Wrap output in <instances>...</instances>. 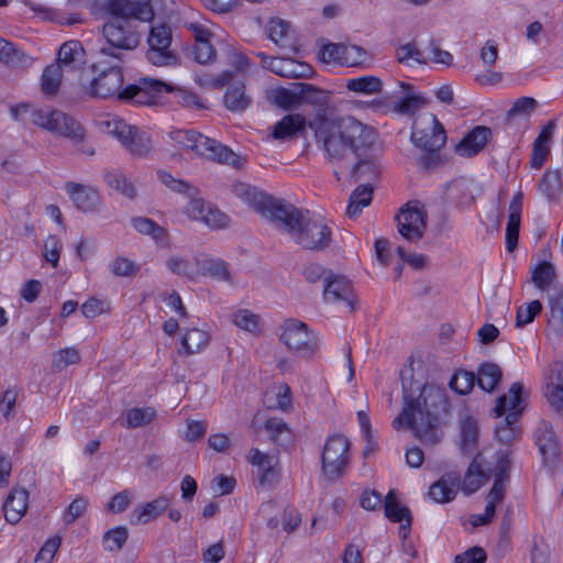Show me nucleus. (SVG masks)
<instances>
[{"label":"nucleus","mask_w":563,"mask_h":563,"mask_svg":"<svg viewBox=\"0 0 563 563\" xmlns=\"http://www.w3.org/2000/svg\"><path fill=\"white\" fill-rule=\"evenodd\" d=\"M241 195L257 212L284 229L303 249L320 251L329 245L332 232L321 216L298 209L251 187H244Z\"/></svg>","instance_id":"1"},{"label":"nucleus","mask_w":563,"mask_h":563,"mask_svg":"<svg viewBox=\"0 0 563 563\" xmlns=\"http://www.w3.org/2000/svg\"><path fill=\"white\" fill-rule=\"evenodd\" d=\"M101 9L108 18L102 35L109 46L101 47L100 55L123 63L124 52L134 51L141 43L136 22L154 19L152 0H103Z\"/></svg>","instance_id":"2"},{"label":"nucleus","mask_w":563,"mask_h":563,"mask_svg":"<svg viewBox=\"0 0 563 563\" xmlns=\"http://www.w3.org/2000/svg\"><path fill=\"white\" fill-rule=\"evenodd\" d=\"M309 128L325 156L331 162H343L361 156L374 142V132L360 121L347 117L339 118L332 108L316 112Z\"/></svg>","instance_id":"3"},{"label":"nucleus","mask_w":563,"mask_h":563,"mask_svg":"<svg viewBox=\"0 0 563 563\" xmlns=\"http://www.w3.org/2000/svg\"><path fill=\"white\" fill-rule=\"evenodd\" d=\"M402 388L404 407L393 421L394 428L406 424L423 444L438 443L443 433L434 411L444 401L443 394L431 385L412 384L407 387L404 384Z\"/></svg>","instance_id":"4"},{"label":"nucleus","mask_w":563,"mask_h":563,"mask_svg":"<svg viewBox=\"0 0 563 563\" xmlns=\"http://www.w3.org/2000/svg\"><path fill=\"white\" fill-rule=\"evenodd\" d=\"M231 64L235 71L225 70L217 78H213V87H227L223 96L224 107L231 112H244L252 106V96L246 91L244 74L247 71L251 62L240 52H233Z\"/></svg>","instance_id":"5"},{"label":"nucleus","mask_w":563,"mask_h":563,"mask_svg":"<svg viewBox=\"0 0 563 563\" xmlns=\"http://www.w3.org/2000/svg\"><path fill=\"white\" fill-rule=\"evenodd\" d=\"M32 122L53 134L64 136L78 145V151L88 156L95 154V148L86 142V130L74 117L62 110H35Z\"/></svg>","instance_id":"6"},{"label":"nucleus","mask_w":563,"mask_h":563,"mask_svg":"<svg viewBox=\"0 0 563 563\" xmlns=\"http://www.w3.org/2000/svg\"><path fill=\"white\" fill-rule=\"evenodd\" d=\"M98 126L102 132L114 136L134 157L147 158L154 152L152 135L120 118L107 115L98 120Z\"/></svg>","instance_id":"7"},{"label":"nucleus","mask_w":563,"mask_h":563,"mask_svg":"<svg viewBox=\"0 0 563 563\" xmlns=\"http://www.w3.org/2000/svg\"><path fill=\"white\" fill-rule=\"evenodd\" d=\"M523 386L521 383H514L509 389L508 395H503L497 399L494 411L496 417L505 419L496 426V437L499 442L510 444L519 434L517 422L522 412L521 394Z\"/></svg>","instance_id":"8"},{"label":"nucleus","mask_w":563,"mask_h":563,"mask_svg":"<svg viewBox=\"0 0 563 563\" xmlns=\"http://www.w3.org/2000/svg\"><path fill=\"white\" fill-rule=\"evenodd\" d=\"M187 29L191 31L195 38V44L188 53L189 58H191L197 65L194 68L195 80L201 87L210 88L211 75L208 71H205L203 68H208L209 62L211 60V33L206 25L200 24L199 22L188 23Z\"/></svg>","instance_id":"9"},{"label":"nucleus","mask_w":563,"mask_h":563,"mask_svg":"<svg viewBox=\"0 0 563 563\" xmlns=\"http://www.w3.org/2000/svg\"><path fill=\"white\" fill-rule=\"evenodd\" d=\"M279 340L299 357H312L319 347L318 338L308 325L297 319H287L280 325Z\"/></svg>","instance_id":"10"},{"label":"nucleus","mask_w":563,"mask_h":563,"mask_svg":"<svg viewBox=\"0 0 563 563\" xmlns=\"http://www.w3.org/2000/svg\"><path fill=\"white\" fill-rule=\"evenodd\" d=\"M121 64L113 60L108 65L103 59L93 64L92 68L99 71V75L90 81L86 90L87 95L102 99L117 96L120 99L124 81Z\"/></svg>","instance_id":"11"},{"label":"nucleus","mask_w":563,"mask_h":563,"mask_svg":"<svg viewBox=\"0 0 563 563\" xmlns=\"http://www.w3.org/2000/svg\"><path fill=\"white\" fill-rule=\"evenodd\" d=\"M172 41V29L168 24L152 25L147 35V62L158 67L177 65V55L170 49Z\"/></svg>","instance_id":"12"},{"label":"nucleus","mask_w":563,"mask_h":563,"mask_svg":"<svg viewBox=\"0 0 563 563\" xmlns=\"http://www.w3.org/2000/svg\"><path fill=\"white\" fill-rule=\"evenodd\" d=\"M350 441L341 434L327 439L322 454V472L329 481L341 477L350 463Z\"/></svg>","instance_id":"13"},{"label":"nucleus","mask_w":563,"mask_h":563,"mask_svg":"<svg viewBox=\"0 0 563 563\" xmlns=\"http://www.w3.org/2000/svg\"><path fill=\"white\" fill-rule=\"evenodd\" d=\"M428 214L419 201H409L396 216L398 232L409 242H418L424 235Z\"/></svg>","instance_id":"14"},{"label":"nucleus","mask_w":563,"mask_h":563,"mask_svg":"<svg viewBox=\"0 0 563 563\" xmlns=\"http://www.w3.org/2000/svg\"><path fill=\"white\" fill-rule=\"evenodd\" d=\"M174 88L167 82L150 77L140 78L134 85L123 88L120 99L131 100L140 104H150L163 91L170 92Z\"/></svg>","instance_id":"15"},{"label":"nucleus","mask_w":563,"mask_h":563,"mask_svg":"<svg viewBox=\"0 0 563 563\" xmlns=\"http://www.w3.org/2000/svg\"><path fill=\"white\" fill-rule=\"evenodd\" d=\"M168 137L178 147L202 157L211 151V140L196 130L173 129Z\"/></svg>","instance_id":"16"},{"label":"nucleus","mask_w":563,"mask_h":563,"mask_svg":"<svg viewBox=\"0 0 563 563\" xmlns=\"http://www.w3.org/2000/svg\"><path fill=\"white\" fill-rule=\"evenodd\" d=\"M536 444L545 464H553L561 451L559 437L552 424L547 420H540L534 432Z\"/></svg>","instance_id":"17"},{"label":"nucleus","mask_w":563,"mask_h":563,"mask_svg":"<svg viewBox=\"0 0 563 563\" xmlns=\"http://www.w3.org/2000/svg\"><path fill=\"white\" fill-rule=\"evenodd\" d=\"M309 122L302 114L289 113L284 115L272 126L271 136L278 141H291L306 132Z\"/></svg>","instance_id":"18"},{"label":"nucleus","mask_w":563,"mask_h":563,"mask_svg":"<svg viewBox=\"0 0 563 563\" xmlns=\"http://www.w3.org/2000/svg\"><path fill=\"white\" fill-rule=\"evenodd\" d=\"M352 297V285L346 277L333 275L332 273L324 276L323 298L327 302L335 303L343 301L353 310Z\"/></svg>","instance_id":"19"},{"label":"nucleus","mask_w":563,"mask_h":563,"mask_svg":"<svg viewBox=\"0 0 563 563\" xmlns=\"http://www.w3.org/2000/svg\"><path fill=\"white\" fill-rule=\"evenodd\" d=\"M430 122L432 125L430 133H427L424 130L413 128L411 140L417 146L423 148L428 153H434L445 144L446 135L443 125L435 115L430 117Z\"/></svg>","instance_id":"20"},{"label":"nucleus","mask_w":563,"mask_h":563,"mask_svg":"<svg viewBox=\"0 0 563 563\" xmlns=\"http://www.w3.org/2000/svg\"><path fill=\"white\" fill-rule=\"evenodd\" d=\"M65 190L75 207L82 212H93L100 205L99 192L90 186L68 181L65 185Z\"/></svg>","instance_id":"21"},{"label":"nucleus","mask_w":563,"mask_h":563,"mask_svg":"<svg viewBox=\"0 0 563 563\" xmlns=\"http://www.w3.org/2000/svg\"><path fill=\"white\" fill-rule=\"evenodd\" d=\"M490 137L492 130L489 128L484 125L475 126L456 145L455 151L461 156L472 157L483 151Z\"/></svg>","instance_id":"22"},{"label":"nucleus","mask_w":563,"mask_h":563,"mask_svg":"<svg viewBox=\"0 0 563 563\" xmlns=\"http://www.w3.org/2000/svg\"><path fill=\"white\" fill-rule=\"evenodd\" d=\"M550 406L558 412L563 413V364L555 363L547 377L544 390Z\"/></svg>","instance_id":"23"},{"label":"nucleus","mask_w":563,"mask_h":563,"mask_svg":"<svg viewBox=\"0 0 563 563\" xmlns=\"http://www.w3.org/2000/svg\"><path fill=\"white\" fill-rule=\"evenodd\" d=\"M29 492L22 487H14L8 495L3 511L9 523H18L27 510Z\"/></svg>","instance_id":"24"},{"label":"nucleus","mask_w":563,"mask_h":563,"mask_svg":"<svg viewBox=\"0 0 563 563\" xmlns=\"http://www.w3.org/2000/svg\"><path fill=\"white\" fill-rule=\"evenodd\" d=\"M522 199V192H517L509 203V218L506 227V243L509 252H512L518 244Z\"/></svg>","instance_id":"25"},{"label":"nucleus","mask_w":563,"mask_h":563,"mask_svg":"<svg viewBox=\"0 0 563 563\" xmlns=\"http://www.w3.org/2000/svg\"><path fill=\"white\" fill-rule=\"evenodd\" d=\"M460 487V476L456 473L444 474L429 488V496L435 503H449L455 498Z\"/></svg>","instance_id":"26"},{"label":"nucleus","mask_w":563,"mask_h":563,"mask_svg":"<svg viewBox=\"0 0 563 563\" xmlns=\"http://www.w3.org/2000/svg\"><path fill=\"white\" fill-rule=\"evenodd\" d=\"M251 462L256 467L260 484L272 486L277 481V472L274 468V456L254 449L250 453Z\"/></svg>","instance_id":"27"},{"label":"nucleus","mask_w":563,"mask_h":563,"mask_svg":"<svg viewBox=\"0 0 563 563\" xmlns=\"http://www.w3.org/2000/svg\"><path fill=\"white\" fill-rule=\"evenodd\" d=\"M385 516L394 521L400 522V533L406 537L409 531L411 522L410 510L407 507L400 506L397 501V495L394 490H390L384 499Z\"/></svg>","instance_id":"28"},{"label":"nucleus","mask_w":563,"mask_h":563,"mask_svg":"<svg viewBox=\"0 0 563 563\" xmlns=\"http://www.w3.org/2000/svg\"><path fill=\"white\" fill-rule=\"evenodd\" d=\"M482 456L477 455L470 464L464 476L462 490L465 495H470L478 490L489 478V474L482 465Z\"/></svg>","instance_id":"29"},{"label":"nucleus","mask_w":563,"mask_h":563,"mask_svg":"<svg viewBox=\"0 0 563 563\" xmlns=\"http://www.w3.org/2000/svg\"><path fill=\"white\" fill-rule=\"evenodd\" d=\"M296 89H298L299 107L303 103L312 104L317 107V112L324 108H331L327 91L305 82H296Z\"/></svg>","instance_id":"30"},{"label":"nucleus","mask_w":563,"mask_h":563,"mask_svg":"<svg viewBox=\"0 0 563 563\" xmlns=\"http://www.w3.org/2000/svg\"><path fill=\"white\" fill-rule=\"evenodd\" d=\"M84 48L79 41L65 42L58 51L57 62L60 64V68L75 69L82 63Z\"/></svg>","instance_id":"31"},{"label":"nucleus","mask_w":563,"mask_h":563,"mask_svg":"<svg viewBox=\"0 0 563 563\" xmlns=\"http://www.w3.org/2000/svg\"><path fill=\"white\" fill-rule=\"evenodd\" d=\"M405 96L401 97L394 106V111L400 114H412L421 107L428 103V99L416 93L413 87L409 84H400Z\"/></svg>","instance_id":"32"},{"label":"nucleus","mask_w":563,"mask_h":563,"mask_svg":"<svg viewBox=\"0 0 563 563\" xmlns=\"http://www.w3.org/2000/svg\"><path fill=\"white\" fill-rule=\"evenodd\" d=\"M503 372L492 362L483 363L477 371V384L485 391H493L500 382Z\"/></svg>","instance_id":"33"},{"label":"nucleus","mask_w":563,"mask_h":563,"mask_svg":"<svg viewBox=\"0 0 563 563\" xmlns=\"http://www.w3.org/2000/svg\"><path fill=\"white\" fill-rule=\"evenodd\" d=\"M269 101L284 110H295L299 108L298 89L296 82L290 88L279 87L271 91Z\"/></svg>","instance_id":"34"},{"label":"nucleus","mask_w":563,"mask_h":563,"mask_svg":"<svg viewBox=\"0 0 563 563\" xmlns=\"http://www.w3.org/2000/svg\"><path fill=\"white\" fill-rule=\"evenodd\" d=\"M269 439L279 446H286L292 441L289 427L280 418H269L265 422Z\"/></svg>","instance_id":"35"},{"label":"nucleus","mask_w":563,"mask_h":563,"mask_svg":"<svg viewBox=\"0 0 563 563\" xmlns=\"http://www.w3.org/2000/svg\"><path fill=\"white\" fill-rule=\"evenodd\" d=\"M373 188L369 185L358 186L351 195L346 213L350 218H356L364 207L372 201Z\"/></svg>","instance_id":"36"},{"label":"nucleus","mask_w":563,"mask_h":563,"mask_svg":"<svg viewBox=\"0 0 563 563\" xmlns=\"http://www.w3.org/2000/svg\"><path fill=\"white\" fill-rule=\"evenodd\" d=\"M64 70L60 64L48 65L42 74L41 87L46 96H55L60 87Z\"/></svg>","instance_id":"37"},{"label":"nucleus","mask_w":563,"mask_h":563,"mask_svg":"<svg viewBox=\"0 0 563 563\" xmlns=\"http://www.w3.org/2000/svg\"><path fill=\"white\" fill-rule=\"evenodd\" d=\"M345 87L353 92L374 95L382 91L383 82L378 77L367 75L349 79Z\"/></svg>","instance_id":"38"},{"label":"nucleus","mask_w":563,"mask_h":563,"mask_svg":"<svg viewBox=\"0 0 563 563\" xmlns=\"http://www.w3.org/2000/svg\"><path fill=\"white\" fill-rule=\"evenodd\" d=\"M366 150L361 151V156H352V161H355L352 174L355 180L361 179H374L377 175V166L375 162L366 155Z\"/></svg>","instance_id":"39"},{"label":"nucleus","mask_w":563,"mask_h":563,"mask_svg":"<svg viewBox=\"0 0 563 563\" xmlns=\"http://www.w3.org/2000/svg\"><path fill=\"white\" fill-rule=\"evenodd\" d=\"M478 439V426L476 420L466 417L461 421V449L465 453L474 451Z\"/></svg>","instance_id":"40"},{"label":"nucleus","mask_w":563,"mask_h":563,"mask_svg":"<svg viewBox=\"0 0 563 563\" xmlns=\"http://www.w3.org/2000/svg\"><path fill=\"white\" fill-rule=\"evenodd\" d=\"M157 176L162 184H164L168 189L176 194H181L187 197H194L198 195V189L196 187L184 179L175 178L170 173L166 170H158Z\"/></svg>","instance_id":"41"},{"label":"nucleus","mask_w":563,"mask_h":563,"mask_svg":"<svg viewBox=\"0 0 563 563\" xmlns=\"http://www.w3.org/2000/svg\"><path fill=\"white\" fill-rule=\"evenodd\" d=\"M539 189L548 200L558 198L562 191V179L560 170H547L540 181Z\"/></svg>","instance_id":"42"},{"label":"nucleus","mask_w":563,"mask_h":563,"mask_svg":"<svg viewBox=\"0 0 563 563\" xmlns=\"http://www.w3.org/2000/svg\"><path fill=\"white\" fill-rule=\"evenodd\" d=\"M549 324L556 332L563 331V290H554L549 295Z\"/></svg>","instance_id":"43"},{"label":"nucleus","mask_w":563,"mask_h":563,"mask_svg":"<svg viewBox=\"0 0 563 563\" xmlns=\"http://www.w3.org/2000/svg\"><path fill=\"white\" fill-rule=\"evenodd\" d=\"M104 180L109 187L117 190L121 195H123L126 198H134L135 197V188L134 186L128 180L126 176L118 170L113 172H107L104 174Z\"/></svg>","instance_id":"44"},{"label":"nucleus","mask_w":563,"mask_h":563,"mask_svg":"<svg viewBox=\"0 0 563 563\" xmlns=\"http://www.w3.org/2000/svg\"><path fill=\"white\" fill-rule=\"evenodd\" d=\"M213 161L229 165L235 169H241L245 164V158L234 153L231 148L213 141Z\"/></svg>","instance_id":"45"},{"label":"nucleus","mask_w":563,"mask_h":563,"mask_svg":"<svg viewBox=\"0 0 563 563\" xmlns=\"http://www.w3.org/2000/svg\"><path fill=\"white\" fill-rule=\"evenodd\" d=\"M169 499L166 496H159L156 499L146 503L142 506L137 520L139 522L147 523L152 519L161 516L164 510L168 507Z\"/></svg>","instance_id":"46"},{"label":"nucleus","mask_w":563,"mask_h":563,"mask_svg":"<svg viewBox=\"0 0 563 563\" xmlns=\"http://www.w3.org/2000/svg\"><path fill=\"white\" fill-rule=\"evenodd\" d=\"M156 416V412L151 407L132 408L128 410L124 427L140 428L150 424Z\"/></svg>","instance_id":"47"},{"label":"nucleus","mask_w":563,"mask_h":563,"mask_svg":"<svg viewBox=\"0 0 563 563\" xmlns=\"http://www.w3.org/2000/svg\"><path fill=\"white\" fill-rule=\"evenodd\" d=\"M368 60L367 52L357 45L344 44L342 53V66L360 67Z\"/></svg>","instance_id":"48"},{"label":"nucleus","mask_w":563,"mask_h":563,"mask_svg":"<svg viewBox=\"0 0 563 563\" xmlns=\"http://www.w3.org/2000/svg\"><path fill=\"white\" fill-rule=\"evenodd\" d=\"M537 100L531 97H521L516 100L507 112V120L512 121L516 118L528 120L530 114L537 109Z\"/></svg>","instance_id":"49"},{"label":"nucleus","mask_w":563,"mask_h":563,"mask_svg":"<svg viewBox=\"0 0 563 563\" xmlns=\"http://www.w3.org/2000/svg\"><path fill=\"white\" fill-rule=\"evenodd\" d=\"M208 340V333L205 331L190 329L184 334L181 344L188 353L192 354L199 352L203 346H206Z\"/></svg>","instance_id":"50"},{"label":"nucleus","mask_w":563,"mask_h":563,"mask_svg":"<svg viewBox=\"0 0 563 563\" xmlns=\"http://www.w3.org/2000/svg\"><path fill=\"white\" fill-rule=\"evenodd\" d=\"M476 376L473 372L457 371L450 380V387L460 395H467L474 387Z\"/></svg>","instance_id":"51"},{"label":"nucleus","mask_w":563,"mask_h":563,"mask_svg":"<svg viewBox=\"0 0 563 563\" xmlns=\"http://www.w3.org/2000/svg\"><path fill=\"white\" fill-rule=\"evenodd\" d=\"M395 56L396 59L401 64H409V60H413L420 65L427 64V58L415 43H406L400 45L396 49Z\"/></svg>","instance_id":"52"},{"label":"nucleus","mask_w":563,"mask_h":563,"mask_svg":"<svg viewBox=\"0 0 563 563\" xmlns=\"http://www.w3.org/2000/svg\"><path fill=\"white\" fill-rule=\"evenodd\" d=\"M232 321L236 327L249 332L260 330V317L247 309H240L234 312Z\"/></svg>","instance_id":"53"},{"label":"nucleus","mask_w":563,"mask_h":563,"mask_svg":"<svg viewBox=\"0 0 563 563\" xmlns=\"http://www.w3.org/2000/svg\"><path fill=\"white\" fill-rule=\"evenodd\" d=\"M129 532L125 527H117L109 530L102 539L103 548L108 551H119L128 539Z\"/></svg>","instance_id":"54"},{"label":"nucleus","mask_w":563,"mask_h":563,"mask_svg":"<svg viewBox=\"0 0 563 563\" xmlns=\"http://www.w3.org/2000/svg\"><path fill=\"white\" fill-rule=\"evenodd\" d=\"M268 37L278 45H284L287 40L290 25L288 22L280 19H271L267 24Z\"/></svg>","instance_id":"55"},{"label":"nucleus","mask_w":563,"mask_h":563,"mask_svg":"<svg viewBox=\"0 0 563 563\" xmlns=\"http://www.w3.org/2000/svg\"><path fill=\"white\" fill-rule=\"evenodd\" d=\"M555 271L551 263L539 264L532 273V282L539 289H545L554 279Z\"/></svg>","instance_id":"56"},{"label":"nucleus","mask_w":563,"mask_h":563,"mask_svg":"<svg viewBox=\"0 0 563 563\" xmlns=\"http://www.w3.org/2000/svg\"><path fill=\"white\" fill-rule=\"evenodd\" d=\"M542 303L539 300H532L526 306H520L517 310L516 327L522 328L532 322L533 319L541 312Z\"/></svg>","instance_id":"57"},{"label":"nucleus","mask_w":563,"mask_h":563,"mask_svg":"<svg viewBox=\"0 0 563 563\" xmlns=\"http://www.w3.org/2000/svg\"><path fill=\"white\" fill-rule=\"evenodd\" d=\"M133 228L142 233L152 235L155 240L163 239L165 231L155 221L148 218L137 217L132 219Z\"/></svg>","instance_id":"58"},{"label":"nucleus","mask_w":563,"mask_h":563,"mask_svg":"<svg viewBox=\"0 0 563 563\" xmlns=\"http://www.w3.org/2000/svg\"><path fill=\"white\" fill-rule=\"evenodd\" d=\"M189 203L185 209V213L191 219L196 221H201L208 224L209 219L208 214L211 212L209 208H206L205 200L198 198L197 196L188 197Z\"/></svg>","instance_id":"59"},{"label":"nucleus","mask_w":563,"mask_h":563,"mask_svg":"<svg viewBox=\"0 0 563 563\" xmlns=\"http://www.w3.org/2000/svg\"><path fill=\"white\" fill-rule=\"evenodd\" d=\"M88 507V499L82 496H78L75 498L70 505L67 507L63 515V521L65 525L74 523L78 518H80Z\"/></svg>","instance_id":"60"},{"label":"nucleus","mask_w":563,"mask_h":563,"mask_svg":"<svg viewBox=\"0 0 563 563\" xmlns=\"http://www.w3.org/2000/svg\"><path fill=\"white\" fill-rule=\"evenodd\" d=\"M344 44L328 43L321 46L319 51V58L321 62L330 64H342V53Z\"/></svg>","instance_id":"61"},{"label":"nucleus","mask_w":563,"mask_h":563,"mask_svg":"<svg viewBox=\"0 0 563 563\" xmlns=\"http://www.w3.org/2000/svg\"><path fill=\"white\" fill-rule=\"evenodd\" d=\"M60 251V240L56 235H49L44 242V257L53 267L58 265Z\"/></svg>","instance_id":"62"},{"label":"nucleus","mask_w":563,"mask_h":563,"mask_svg":"<svg viewBox=\"0 0 563 563\" xmlns=\"http://www.w3.org/2000/svg\"><path fill=\"white\" fill-rule=\"evenodd\" d=\"M80 361V355L77 350L75 349H63L58 351L53 361L54 368L62 371L63 368L67 367L68 365L77 364Z\"/></svg>","instance_id":"63"},{"label":"nucleus","mask_w":563,"mask_h":563,"mask_svg":"<svg viewBox=\"0 0 563 563\" xmlns=\"http://www.w3.org/2000/svg\"><path fill=\"white\" fill-rule=\"evenodd\" d=\"M110 271L114 276L128 277L135 274L139 269L132 261L126 257L119 256L110 265Z\"/></svg>","instance_id":"64"}]
</instances>
